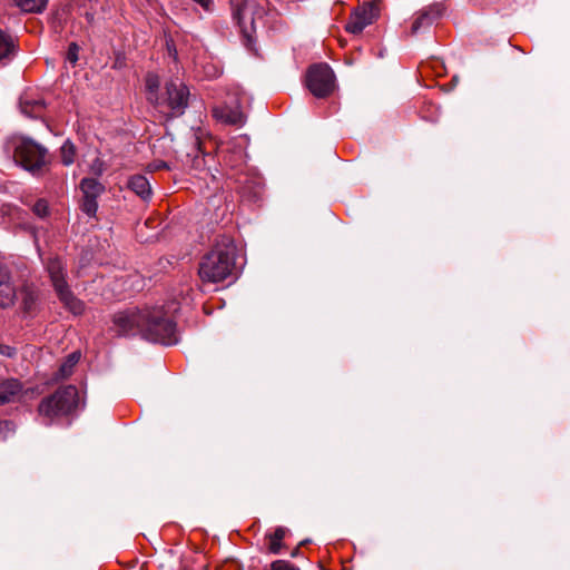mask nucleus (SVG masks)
Wrapping results in <instances>:
<instances>
[{
	"label": "nucleus",
	"mask_w": 570,
	"mask_h": 570,
	"mask_svg": "<svg viewBox=\"0 0 570 570\" xmlns=\"http://www.w3.org/2000/svg\"><path fill=\"white\" fill-rule=\"evenodd\" d=\"M237 247L230 237L223 236L199 263L198 274L203 282L219 283L233 275Z\"/></svg>",
	"instance_id": "1"
},
{
	"label": "nucleus",
	"mask_w": 570,
	"mask_h": 570,
	"mask_svg": "<svg viewBox=\"0 0 570 570\" xmlns=\"http://www.w3.org/2000/svg\"><path fill=\"white\" fill-rule=\"evenodd\" d=\"M233 18L239 27L245 45L250 47L258 27L264 24L265 10L258 0H230Z\"/></svg>",
	"instance_id": "2"
},
{
	"label": "nucleus",
	"mask_w": 570,
	"mask_h": 570,
	"mask_svg": "<svg viewBox=\"0 0 570 570\" xmlns=\"http://www.w3.org/2000/svg\"><path fill=\"white\" fill-rule=\"evenodd\" d=\"M117 333L135 335L138 332L141 338L164 345H174L179 341L177 323H116Z\"/></svg>",
	"instance_id": "3"
},
{
	"label": "nucleus",
	"mask_w": 570,
	"mask_h": 570,
	"mask_svg": "<svg viewBox=\"0 0 570 570\" xmlns=\"http://www.w3.org/2000/svg\"><path fill=\"white\" fill-rule=\"evenodd\" d=\"M46 268L53 289L62 305L70 311L73 316H80L85 309V305L69 288L66 281V266L58 257H52L47 262Z\"/></svg>",
	"instance_id": "4"
},
{
	"label": "nucleus",
	"mask_w": 570,
	"mask_h": 570,
	"mask_svg": "<svg viewBox=\"0 0 570 570\" xmlns=\"http://www.w3.org/2000/svg\"><path fill=\"white\" fill-rule=\"evenodd\" d=\"M79 403L80 399L77 387L68 385L59 389L51 396L43 399L39 404L38 411L40 415L49 420L46 424H50L53 417L68 415L78 409Z\"/></svg>",
	"instance_id": "5"
},
{
	"label": "nucleus",
	"mask_w": 570,
	"mask_h": 570,
	"mask_svg": "<svg viewBox=\"0 0 570 570\" xmlns=\"http://www.w3.org/2000/svg\"><path fill=\"white\" fill-rule=\"evenodd\" d=\"M179 309L177 302L142 309L132 307L121 313L115 321H174L178 316Z\"/></svg>",
	"instance_id": "6"
},
{
	"label": "nucleus",
	"mask_w": 570,
	"mask_h": 570,
	"mask_svg": "<svg viewBox=\"0 0 570 570\" xmlns=\"http://www.w3.org/2000/svg\"><path fill=\"white\" fill-rule=\"evenodd\" d=\"M306 86L316 98L330 96L335 88V76L326 63L309 67L306 73Z\"/></svg>",
	"instance_id": "7"
},
{
	"label": "nucleus",
	"mask_w": 570,
	"mask_h": 570,
	"mask_svg": "<svg viewBox=\"0 0 570 570\" xmlns=\"http://www.w3.org/2000/svg\"><path fill=\"white\" fill-rule=\"evenodd\" d=\"M47 150L31 139L21 138L16 147L13 158L24 169L35 171L46 164Z\"/></svg>",
	"instance_id": "8"
},
{
	"label": "nucleus",
	"mask_w": 570,
	"mask_h": 570,
	"mask_svg": "<svg viewBox=\"0 0 570 570\" xmlns=\"http://www.w3.org/2000/svg\"><path fill=\"white\" fill-rule=\"evenodd\" d=\"M165 90V98L160 100L159 105L166 104L170 116H181L188 106V87L179 78H175L166 82Z\"/></svg>",
	"instance_id": "9"
},
{
	"label": "nucleus",
	"mask_w": 570,
	"mask_h": 570,
	"mask_svg": "<svg viewBox=\"0 0 570 570\" xmlns=\"http://www.w3.org/2000/svg\"><path fill=\"white\" fill-rule=\"evenodd\" d=\"M376 17L377 8L373 3H365L351 14L346 30L354 35L361 33Z\"/></svg>",
	"instance_id": "10"
},
{
	"label": "nucleus",
	"mask_w": 570,
	"mask_h": 570,
	"mask_svg": "<svg viewBox=\"0 0 570 570\" xmlns=\"http://www.w3.org/2000/svg\"><path fill=\"white\" fill-rule=\"evenodd\" d=\"M213 116L224 124L237 127H242L246 121V117L237 101L234 105L214 107Z\"/></svg>",
	"instance_id": "11"
},
{
	"label": "nucleus",
	"mask_w": 570,
	"mask_h": 570,
	"mask_svg": "<svg viewBox=\"0 0 570 570\" xmlns=\"http://www.w3.org/2000/svg\"><path fill=\"white\" fill-rule=\"evenodd\" d=\"M19 302V308L23 312L24 317H35L39 309L40 302L38 291L32 285H24L19 296L16 297Z\"/></svg>",
	"instance_id": "12"
},
{
	"label": "nucleus",
	"mask_w": 570,
	"mask_h": 570,
	"mask_svg": "<svg viewBox=\"0 0 570 570\" xmlns=\"http://www.w3.org/2000/svg\"><path fill=\"white\" fill-rule=\"evenodd\" d=\"M22 383L17 379L0 380V405L18 401L22 394Z\"/></svg>",
	"instance_id": "13"
},
{
	"label": "nucleus",
	"mask_w": 570,
	"mask_h": 570,
	"mask_svg": "<svg viewBox=\"0 0 570 570\" xmlns=\"http://www.w3.org/2000/svg\"><path fill=\"white\" fill-rule=\"evenodd\" d=\"M17 297L16 287L11 282L10 273L0 268V307L11 306Z\"/></svg>",
	"instance_id": "14"
},
{
	"label": "nucleus",
	"mask_w": 570,
	"mask_h": 570,
	"mask_svg": "<svg viewBox=\"0 0 570 570\" xmlns=\"http://www.w3.org/2000/svg\"><path fill=\"white\" fill-rule=\"evenodd\" d=\"M127 187L132 190L142 200H147L151 196V186L149 180L142 175H134L129 177Z\"/></svg>",
	"instance_id": "15"
},
{
	"label": "nucleus",
	"mask_w": 570,
	"mask_h": 570,
	"mask_svg": "<svg viewBox=\"0 0 570 570\" xmlns=\"http://www.w3.org/2000/svg\"><path fill=\"white\" fill-rule=\"evenodd\" d=\"M440 14L441 10L439 6H433L421 11L412 23V32L416 33L421 28L429 27Z\"/></svg>",
	"instance_id": "16"
},
{
	"label": "nucleus",
	"mask_w": 570,
	"mask_h": 570,
	"mask_svg": "<svg viewBox=\"0 0 570 570\" xmlns=\"http://www.w3.org/2000/svg\"><path fill=\"white\" fill-rule=\"evenodd\" d=\"M46 105L42 99H30L28 97L21 98V111L29 117H40Z\"/></svg>",
	"instance_id": "17"
},
{
	"label": "nucleus",
	"mask_w": 570,
	"mask_h": 570,
	"mask_svg": "<svg viewBox=\"0 0 570 570\" xmlns=\"http://www.w3.org/2000/svg\"><path fill=\"white\" fill-rule=\"evenodd\" d=\"M82 197L98 198L105 190V187L96 178H83L80 181Z\"/></svg>",
	"instance_id": "18"
},
{
	"label": "nucleus",
	"mask_w": 570,
	"mask_h": 570,
	"mask_svg": "<svg viewBox=\"0 0 570 570\" xmlns=\"http://www.w3.org/2000/svg\"><path fill=\"white\" fill-rule=\"evenodd\" d=\"M287 529L284 527H277L273 533L267 534L269 546L268 550L273 554H278L281 552V549L283 547V539L285 538L287 533Z\"/></svg>",
	"instance_id": "19"
},
{
	"label": "nucleus",
	"mask_w": 570,
	"mask_h": 570,
	"mask_svg": "<svg viewBox=\"0 0 570 570\" xmlns=\"http://www.w3.org/2000/svg\"><path fill=\"white\" fill-rule=\"evenodd\" d=\"M17 7L24 12L39 13L42 12L47 6L48 0H12Z\"/></svg>",
	"instance_id": "20"
},
{
	"label": "nucleus",
	"mask_w": 570,
	"mask_h": 570,
	"mask_svg": "<svg viewBox=\"0 0 570 570\" xmlns=\"http://www.w3.org/2000/svg\"><path fill=\"white\" fill-rule=\"evenodd\" d=\"M80 360V352H72L67 356L65 362L60 365L58 375L60 379H66L71 375L73 367Z\"/></svg>",
	"instance_id": "21"
},
{
	"label": "nucleus",
	"mask_w": 570,
	"mask_h": 570,
	"mask_svg": "<svg viewBox=\"0 0 570 570\" xmlns=\"http://www.w3.org/2000/svg\"><path fill=\"white\" fill-rule=\"evenodd\" d=\"M160 81L157 75L155 73H148L146 77V89L148 91V99L150 101H156L157 105H159V98L157 96V91L159 88Z\"/></svg>",
	"instance_id": "22"
},
{
	"label": "nucleus",
	"mask_w": 570,
	"mask_h": 570,
	"mask_svg": "<svg viewBox=\"0 0 570 570\" xmlns=\"http://www.w3.org/2000/svg\"><path fill=\"white\" fill-rule=\"evenodd\" d=\"M60 157L65 166H70L73 164L76 158V147L69 139H67L61 146Z\"/></svg>",
	"instance_id": "23"
},
{
	"label": "nucleus",
	"mask_w": 570,
	"mask_h": 570,
	"mask_svg": "<svg viewBox=\"0 0 570 570\" xmlns=\"http://www.w3.org/2000/svg\"><path fill=\"white\" fill-rule=\"evenodd\" d=\"M13 40L11 36L0 29V60L8 58L13 51Z\"/></svg>",
	"instance_id": "24"
},
{
	"label": "nucleus",
	"mask_w": 570,
	"mask_h": 570,
	"mask_svg": "<svg viewBox=\"0 0 570 570\" xmlns=\"http://www.w3.org/2000/svg\"><path fill=\"white\" fill-rule=\"evenodd\" d=\"M80 207L85 214L89 217H94L98 209L97 198L82 197Z\"/></svg>",
	"instance_id": "25"
},
{
	"label": "nucleus",
	"mask_w": 570,
	"mask_h": 570,
	"mask_svg": "<svg viewBox=\"0 0 570 570\" xmlns=\"http://www.w3.org/2000/svg\"><path fill=\"white\" fill-rule=\"evenodd\" d=\"M14 423L12 421H0V441L7 440L14 433Z\"/></svg>",
	"instance_id": "26"
},
{
	"label": "nucleus",
	"mask_w": 570,
	"mask_h": 570,
	"mask_svg": "<svg viewBox=\"0 0 570 570\" xmlns=\"http://www.w3.org/2000/svg\"><path fill=\"white\" fill-rule=\"evenodd\" d=\"M79 46L76 42H71L68 47L67 53H66V60L71 65L75 66L79 60Z\"/></svg>",
	"instance_id": "27"
},
{
	"label": "nucleus",
	"mask_w": 570,
	"mask_h": 570,
	"mask_svg": "<svg viewBox=\"0 0 570 570\" xmlns=\"http://www.w3.org/2000/svg\"><path fill=\"white\" fill-rule=\"evenodd\" d=\"M33 213L43 218L48 215V204L46 200L43 199H39L35 205H33V208H32Z\"/></svg>",
	"instance_id": "28"
},
{
	"label": "nucleus",
	"mask_w": 570,
	"mask_h": 570,
	"mask_svg": "<svg viewBox=\"0 0 570 570\" xmlns=\"http://www.w3.org/2000/svg\"><path fill=\"white\" fill-rule=\"evenodd\" d=\"M271 570H299L294 564L285 560H276L272 562Z\"/></svg>",
	"instance_id": "29"
},
{
	"label": "nucleus",
	"mask_w": 570,
	"mask_h": 570,
	"mask_svg": "<svg viewBox=\"0 0 570 570\" xmlns=\"http://www.w3.org/2000/svg\"><path fill=\"white\" fill-rule=\"evenodd\" d=\"M105 170V164L99 158H96L90 165V171L97 176H100Z\"/></svg>",
	"instance_id": "30"
},
{
	"label": "nucleus",
	"mask_w": 570,
	"mask_h": 570,
	"mask_svg": "<svg viewBox=\"0 0 570 570\" xmlns=\"http://www.w3.org/2000/svg\"><path fill=\"white\" fill-rule=\"evenodd\" d=\"M17 353V350L10 345L0 344V355L7 357H13Z\"/></svg>",
	"instance_id": "31"
},
{
	"label": "nucleus",
	"mask_w": 570,
	"mask_h": 570,
	"mask_svg": "<svg viewBox=\"0 0 570 570\" xmlns=\"http://www.w3.org/2000/svg\"><path fill=\"white\" fill-rule=\"evenodd\" d=\"M197 2L205 11H210L213 8V0H194Z\"/></svg>",
	"instance_id": "32"
},
{
	"label": "nucleus",
	"mask_w": 570,
	"mask_h": 570,
	"mask_svg": "<svg viewBox=\"0 0 570 570\" xmlns=\"http://www.w3.org/2000/svg\"><path fill=\"white\" fill-rule=\"evenodd\" d=\"M161 168H167V164L165 161H158L151 165L153 170H158Z\"/></svg>",
	"instance_id": "33"
},
{
	"label": "nucleus",
	"mask_w": 570,
	"mask_h": 570,
	"mask_svg": "<svg viewBox=\"0 0 570 570\" xmlns=\"http://www.w3.org/2000/svg\"><path fill=\"white\" fill-rule=\"evenodd\" d=\"M298 554V548H296L293 552H292V557H296Z\"/></svg>",
	"instance_id": "34"
}]
</instances>
